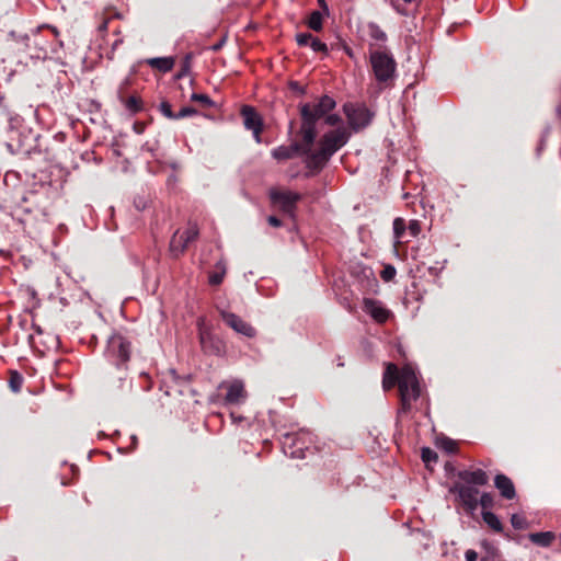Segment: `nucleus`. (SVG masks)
Instances as JSON below:
<instances>
[{
  "label": "nucleus",
  "instance_id": "f257e3e1",
  "mask_svg": "<svg viewBox=\"0 0 561 561\" xmlns=\"http://www.w3.org/2000/svg\"><path fill=\"white\" fill-rule=\"evenodd\" d=\"M396 385H398L401 400L400 412L407 413L410 411L412 402L416 401L421 394L420 382L414 369L409 365L399 369L394 364H387L382 387L385 390H389Z\"/></svg>",
  "mask_w": 561,
  "mask_h": 561
},
{
  "label": "nucleus",
  "instance_id": "f03ea898",
  "mask_svg": "<svg viewBox=\"0 0 561 561\" xmlns=\"http://www.w3.org/2000/svg\"><path fill=\"white\" fill-rule=\"evenodd\" d=\"M351 137V133L344 126L329 130L319 139L317 149L312 150L302 142L306 165L309 170L319 172L329 162L331 157L345 146Z\"/></svg>",
  "mask_w": 561,
  "mask_h": 561
},
{
  "label": "nucleus",
  "instance_id": "7ed1b4c3",
  "mask_svg": "<svg viewBox=\"0 0 561 561\" xmlns=\"http://www.w3.org/2000/svg\"><path fill=\"white\" fill-rule=\"evenodd\" d=\"M41 28L32 31L31 34L15 35L10 33L5 41L7 50L14 57L30 59H43L47 55L48 42L39 33Z\"/></svg>",
  "mask_w": 561,
  "mask_h": 561
},
{
  "label": "nucleus",
  "instance_id": "20e7f679",
  "mask_svg": "<svg viewBox=\"0 0 561 561\" xmlns=\"http://www.w3.org/2000/svg\"><path fill=\"white\" fill-rule=\"evenodd\" d=\"M335 107V101L323 95L317 103H305L300 106L301 140L310 149L317 137V122Z\"/></svg>",
  "mask_w": 561,
  "mask_h": 561
},
{
  "label": "nucleus",
  "instance_id": "39448f33",
  "mask_svg": "<svg viewBox=\"0 0 561 561\" xmlns=\"http://www.w3.org/2000/svg\"><path fill=\"white\" fill-rule=\"evenodd\" d=\"M369 61L378 83L387 85L393 79L397 69L392 55L385 50H371Z\"/></svg>",
  "mask_w": 561,
  "mask_h": 561
},
{
  "label": "nucleus",
  "instance_id": "423d86ee",
  "mask_svg": "<svg viewBox=\"0 0 561 561\" xmlns=\"http://www.w3.org/2000/svg\"><path fill=\"white\" fill-rule=\"evenodd\" d=\"M268 196L273 206L293 219L296 217L297 203L301 201V194L285 188H271Z\"/></svg>",
  "mask_w": 561,
  "mask_h": 561
},
{
  "label": "nucleus",
  "instance_id": "0eeeda50",
  "mask_svg": "<svg viewBox=\"0 0 561 561\" xmlns=\"http://www.w3.org/2000/svg\"><path fill=\"white\" fill-rule=\"evenodd\" d=\"M105 355L116 367H121L129 360L130 343L121 334H113L107 341Z\"/></svg>",
  "mask_w": 561,
  "mask_h": 561
},
{
  "label": "nucleus",
  "instance_id": "6e6552de",
  "mask_svg": "<svg viewBox=\"0 0 561 561\" xmlns=\"http://www.w3.org/2000/svg\"><path fill=\"white\" fill-rule=\"evenodd\" d=\"M311 443V435L308 432L285 434L282 440V446L285 455L291 458H305L306 451L309 449Z\"/></svg>",
  "mask_w": 561,
  "mask_h": 561
},
{
  "label": "nucleus",
  "instance_id": "1a4fd4ad",
  "mask_svg": "<svg viewBox=\"0 0 561 561\" xmlns=\"http://www.w3.org/2000/svg\"><path fill=\"white\" fill-rule=\"evenodd\" d=\"M198 336L202 350L206 354L220 356L225 353V343L211 333L203 319L198 320Z\"/></svg>",
  "mask_w": 561,
  "mask_h": 561
},
{
  "label": "nucleus",
  "instance_id": "9d476101",
  "mask_svg": "<svg viewBox=\"0 0 561 561\" xmlns=\"http://www.w3.org/2000/svg\"><path fill=\"white\" fill-rule=\"evenodd\" d=\"M344 113L347 117L350 126L354 130H359L368 126L373 117V114L366 106L352 103L344 105Z\"/></svg>",
  "mask_w": 561,
  "mask_h": 561
},
{
  "label": "nucleus",
  "instance_id": "9b49d317",
  "mask_svg": "<svg viewBox=\"0 0 561 561\" xmlns=\"http://www.w3.org/2000/svg\"><path fill=\"white\" fill-rule=\"evenodd\" d=\"M450 492L456 493L466 511L472 514L479 505V490L466 483H455Z\"/></svg>",
  "mask_w": 561,
  "mask_h": 561
},
{
  "label": "nucleus",
  "instance_id": "f8f14e48",
  "mask_svg": "<svg viewBox=\"0 0 561 561\" xmlns=\"http://www.w3.org/2000/svg\"><path fill=\"white\" fill-rule=\"evenodd\" d=\"M219 388H225L227 390L225 397L226 404H239L247 398L244 383L239 379L232 381H224L220 383Z\"/></svg>",
  "mask_w": 561,
  "mask_h": 561
},
{
  "label": "nucleus",
  "instance_id": "ddd939ff",
  "mask_svg": "<svg viewBox=\"0 0 561 561\" xmlns=\"http://www.w3.org/2000/svg\"><path fill=\"white\" fill-rule=\"evenodd\" d=\"M221 318L225 321V323L230 327L234 332L244 335L247 337H254L256 334L255 329L241 319L239 316L228 312V311H221Z\"/></svg>",
  "mask_w": 561,
  "mask_h": 561
},
{
  "label": "nucleus",
  "instance_id": "4468645a",
  "mask_svg": "<svg viewBox=\"0 0 561 561\" xmlns=\"http://www.w3.org/2000/svg\"><path fill=\"white\" fill-rule=\"evenodd\" d=\"M241 115L243 117L245 128L252 130L255 141L260 144L263 126L261 116L255 112L253 107L248 105L242 107Z\"/></svg>",
  "mask_w": 561,
  "mask_h": 561
},
{
  "label": "nucleus",
  "instance_id": "2eb2a0df",
  "mask_svg": "<svg viewBox=\"0 0 561 561\" xmlns=\"http://www.w3.org/2000/svg\"><path fill=\"white\" fill-rule=\"evenodd\" d=\"M363 310L378 323H385L391 314L381 301L373 298H364Z\"/></svg>",
  "mask_w": 561,
  "mask_h": 561
},
{
  "label": "nucleus",
  "instance_id": "dca6fc26",
  "mask_svg": "<svg viewBox=\"0 0 561 561\" xmlns=\"http://www.w3.org/2000/svg\"><path fill=\"white\" fill-rule=\"evenodd\" d=\"M459 479L468 485H480L483 486L489 482V477L482 469L473 471L463 470L458 473Z\"/></svg>",
  "mask_w": 561,
  "mask_h": 561
},
{
  "label": "nucleus",
  "instance_id": "f3484780",
  "mask_svg": "<svg viewBox=\"0 0 561 561\" xmlns=\"http://www.w3.org/2000/svg\"><path fill=\"white\" fill-rule=\"evenodd\" d=\"M494 484L503 497L507 500L515 497V486L508 477L504 474H497L494 479Z\"/></svg>",
  "mask_w": 561,
  "mask_h": 561
},
{
  "label": "nucleus",
  "instance_id": "a211bd4d",
  "mask_svg": "<svg viewBox=\"0 0 561 561\" xmlns=\"http://www.w3.org/2000/svg\"><path fill=\"white\" fill-rule=\"evenodd\" d=\"M367 33L373 41L369 46H383L387 42V34L374 22L367 24Z\"/></svg>",
  "mask_w": 561,
  "mask_h": 561
},
{
  "label": "nucleus",
  "instance_id": "6ab92c4d",
  "mask_svg": "<svg viewBox=\"0 0 561 561\" xmlns=\"http://www.w3.org/2000/svg\"><path fill=\"white\" fill-rule=\"evenodd\" d=\"M146 64L150 66L152 69H157L160 72H169L174 67V58L173 57H156L149 58L146 60Z\"/></svg>",
  "mask_w": 561,
  "mask_h": 561
},
{
  "label": "nucleus",
  "instance_id": "aec40b11",
  "mask_svg": "<svg viewBox=\"0 0 561 561\" xmlns=\"http://www.w3.org/2000/svg\"><path fill=\"white\" fill-rule=\"evenodd\" d=\"M299 149L304 151L302 145L279 146L272 151V156L274 159L278 161H285L291 159L298 152Z\"/></svg>",
  "mask_w": 561,
  "mask_h": 561
},
{
  "label": "nucleus",
  "instance_id": "412c9836",
  "mask_svg": "<svg viewBox=\"0 0 561 561\" xmlns=\"http://www.w3.org/2000/svg\"><path fill=\"white\" fill-rule=\"evenodd\" d=\"M187 245L188 243L184 240V234H180V231H176L170 241V251L173 255L178 256L184 252Z\"/></svg>",
  "mask_w": 561,
  "mask_h": 561
},
{
  "label": "nucleus",
  "instance_id": "4be33fe9",
  "mask_svg": "<svg viewBox=\"0 0 561 561\" xmlns=\"http://www.w3.org/2000/svg\"><path fill=\"white\" fill-rule=\"evenodd\" d=\"M554 534L551 531H543V533H535L530 534L529 538L530 540L541 547H548L551 545V542L554 539Z\"/></svg>",
  "mask_w": 561,
  "mask_h": 561
},
{
  "label": "nucleus",
  "instance_id": "5701e85b",
  "mask_svg": "<svg viewBox=\"0 0 561 561\" xmlns=\"http://www.w3.org/2000/svg\"><path fill=\"white\" fill-rule=\"evenodd\" d=\"M482 518L484 523L494 531L501 533L503 530V526L499 517L492 512L484 511L482 512Z\"/></svg>",
  "mask_w": 561,
  "mask_h": 561
},
{
  "label": "nucleus",
  "instance_id": "b1692460",
  "mask_svg": "<svg viewBox=\"0 0 561 561\" xmlns=\"http://www.w3.org/2000/svg\"><path fill=\"white\" fill-rule=\"evenodd\" d=\"M121 101L124 103L126 110L133 114H136L142 110V102L136 95H130L127 99L121 98Z\"/></svg>",
  "mask_w": 561,
  "mask_h": 561
},
{
  "label": "nucleus",
  "instance_id": "393cba45",
  "mask_svg": "<svg viewBox=\"0 0 561 561\" xmlns=\"http://www.w3.org/2000/svg\"><path fill=\"white\" fill-rule=\"evenodd\" d=\"M405 230H407L405 220L400 217L396 218L393 220V236H394L396 243L402 242V240L404 238Z\"/></svg>",
  "mask_w": 561,
  "mask_h": 561
},
{
  "label": "nucleus",
  "instance_id": "a878e982",
  "mask_svg": "<svg viewBox=\"0 0 561 561\" xmlns=\"http://www.w3.org/2000/svg\"><path fill=\"white\" fill-rule=\"evenodd\" d=\"M308 26L316 32L321 31L323 26V14L320 11H313L309 16Z\"/></svg>",
  "mask_w": 561,
  "mask_h": 561
},
{
  "label": "nucleus",
  "instance_id": "bb28decb",
  "mask_svg": "<svg viewBox=\"0 0 561 561\" xmlns=\"http://www.w3.org/2000/svg\"><path fill=\"white\" fill-rule=\"evenodd\" d=\"M180 234H184V240L190 244L198 237V227L196 224L190 222L184 231H180Z\"/></svg>",
  "mask_w": 561,
  "mask_h": 561
},
{
  "label": "nucleus",
  "instance_id": "cd10ccee",
  "mask_svg": "<svg viewBox=\"0 0 561 561\" xmlns=\"http://www.w3.org/2000/svg\"><path fill=\"white\" fill-rule=\"evenodd\" d=\"M438 445L448 454L457 451V443L450 438H442L438 440Z\"/></svg>",
  "mask_w": 561,
  "mask_h": 561
},
{
  "label": "nucleus",
  "instance_id": "c85d7f7f",
  "mask_svg": "<svg viewBox=\"0 0 561 561\" xmlns=\"http://www.w3.org/2000/svg\"><path fill=\"white\" fill-rule=\"evenodd\" d=\"M225 268H220L219 271L213 272L209 275L208 282L213 286H218L222 283L225 276Z\"/></svg>",
  "mask_w": 561,
  "mask_h": 561
},
{
  "label": "nucleus",
  "instance_id": "c756f323",
  "mask_svg": "<svg viewBox=\"0 0 561 561\" xmlns=\"http://www.w3.org/2000/svg\"><path fill=\"white\" fill-rule=\"evenodd\" d=\"M422 460L425 462V463H431V462H436L437 461V454L428 448V447H424L422 448Z\"/></svg>",
  "mask_w": 561,
  "mask_h": 561
},
{
  "label": "nucleus",
  "instance_id": "7c9ffc66",
  "mask_svg": "<svg viewBox=\"0 0 561 561\" xmlns=\"http://www.w3.org/2000/svg\"><path fill=\"white\" fill-rule=\"evenodd\" d=\"M23 383V378L21 375H19L16 371L11 374L10 378V387L14 392L20 391Z\"/></svg>",
  "mask_w": 561,
  "mask_h": 561
},
{
  "label": "nucleus",
  "instance_id": "2f4dec72",
  "mask_svg": "<svg viewBox=\"0 0 561 561\" xmlns=\"http://www.w3.org/2000/svg\"><path fill=\"white\" fill-rule=\"evenodd\" d=\"M159 110L163 116L169 119H175V113L172 111L171 104L167 101L161 102Z\"/></svg>",
  "mask_w": 561,
  "mask_h": 561
},
{
  "label": "nucleus",
  "instance_id": "473e14b6",
  "mask_svg": "<svg viewBox=\"0 0 561 561\" xmlns=\"http://www.w3.org/2000/svg\"><path fill=\"white\" fill-rule=\"evenodd\" d=\"M310 47L316 53H328V46L317 37H313V39L310 43Z\"/></svg>",
  "mask_w": 561,
  "mask_h": 561
},
{
  "label": "nucleus",
  "instance_id": "72a5a7b5",
  "mask_svg": "<svg viewBox=\"0 0 561 561\" xmlns=\"http://www.w3.org/2000/svg\"><path fill=\"white\" fill-rule=\"evenodd\" d=\"M479 505H481L484 510L491 508L493 506V495L491 493H482L479 497Z\"/></svg>",
  "mask_w": 561,
  "mask_h": 561
},
{
  "label": "nucleus",
  "instance_id": "f704fd0d",
  "mask_svg": "<svg viewBox=\"0 0 561 561\" xmlns=\"http://www.w3.org/2000/svg\"><path fill=\"white\" fill-rule=\"evenodd\" d=\"M411 237H417L421 232V224L419 220L413 219L410 220L409 226L407 227Z\"/></svg>",
  "mask_w": 561,
  "mask_h": 561
},
{
  "label": "nucleus",
  "instance_id": "c9c22d12",
  "mask_svg": "<svg viewBox=\"0 0 561 561\" xmlns=\"http://www.w3.org/2000/svg\"><path fill=\"white\" fill-rule=\"evenodd\" d=\"M313 36L310 33H299L296 35V42L299 46L310 45Z\"/></svg>",
  "mask_w": 561,
  "mask_h": 561
},
{
  "label": "nucleus",
  "instance_id": "e433bc0d",
  "mask_svg": "<svg viewBox=\"0 0 561 561\" xmlns=\"http://www.w3.org/2000/svg\"><path fill=\"white\" fill-rule=\"evenodd\" d=\"M191 100L195 101V102H199V103H202L205 106H210L213 104V101L206 94L193 93L192 96H191Z\"/></svg>",
  "mask_w": 561,
  "mask_h": 561
},
{
  "label": "nucleus",
  "instance_id": "4c0bfd02",
  "mask_svg": "<svg viewBox=\"0 0 561 561\" xmlns=\"http://www.w3.org/2000/svg\"><path fill=\"white\" fill-rule=\"evenodd\" d=\"M197 111L195 108L186 106L181 108L179 113H175V119L188 117L195 115Z\"/></svg>",
  "mask_w": 561,
  "mask_h": 561
},
{
  "label": "nucleus",
  "instance_id": "58836bf2",
  "mask_svg": "<svg viewBox=\"0 0 561 561\" xmlns=\"http://www.w3.org/2000/svg\"><path fill=\"white\" fill-rule=\"evenodd\" d=\"M396 275V270L394 267L392 266H387L382 273H381V277L385 279V280H391Z\"/></svg>",
  "mask_w": 561,
  "mask_h": 561
},
{
  "label": "nucleus",
  "instance_id": "ea45409f",
  "mask_svg": "<svg viewBox=\"0 0 561 561\" xmlns=\"http://www.w3.org/2000/svg\"><path fill=\"white\" fill-rule=\"evenodd\" d=\"M514 528L520 529L524 527L525 520L522 516L514 514L511 518Z\"/></svg>",
  "mask_w": 561,
  "mask_h": 561
},
{
  "label": "nucleus",
  "instance_id": "a19ab883",
  "mask_svg": "<svg viewBox=\"0 0 561 561\" xmlns=\"http://www.w3.org/2000/svg\"><path fill=\"white\" fill-rule=\"evenodd\" d=\"M325 123L330 126H335L341 123V117L336 114L327 115Z\"/></svg>",
  "mask_w": 561,
  "mask_h": 561
},
{
  "label": "nucleus",
  "instance_id": "79ce46f5",
  "mask_svg": "<svg viewBox=\"0 0 561 561\" xmlns=\"http://www.w3.org/2000/svg\"><path fill=\"white\" fill-rule=\"evenodd\" d=\"M481 545H482V547L484 548V550L486 551L488 554L494 556L496 553V549L491 543H489L488 541H483Z\"/></svg>",
  "mask_w": 561,
  "mask_h": 561
},
{
  "label": "nucleus",
  "instance_id": "37998d69",
  "mask_svg": "<svg viewBox=\"0 0 561 561\" xmlns=\"http://www.w3.org/2000/svg\"><path fill=\"white\" fill-rule=\"evenodd\" d=\"M190 69V57L186 56L185 61L183 64L182 70L179 72L178 77L181 78L186 75Z\"/></svg>",
  "mask_w": 561,
  "mask_h": 561
},
{
  "label": "nucleus",
  "instance_id": "c03bdc74",
  "mask_svg": "<svg viewBox=\"0 0 561 561\" xmlns=\"http://www.w3.org/2000/svg\"><path fill=\"white\" fill-rule=\"evenodd\" d=\"M466 561H477L478 560V553L474 550H467L465 553Z\"/></svg>",
  "mask_w": 561,
  "mask_h": 561
},
{
  "label": "nucleus",
  "instance_id": "a18cd8bd",
  "mask_svg": "<svg viewBox=\"0 0 561 561\" xmlns=\"http://www.w3.org/2000/svg\"><path fill=\"white\" fill-rule=\"evenodd\" d=\"M267 222L271 226L276 227V228L282 226V221L277 217H275V216H270L267 218Z\"/></svg>",
  "mask_w": 561,
  "mask_h": 561
},
{
  "label": "nucleus",
  "instance_id": "49530a36",
  "mask_svg": "<svg viewBox=\"0 0 561 561\" xmlns=\"http://www.w3.org/2000/svg\"><path fill=\"white\" fill-rule=\"evenodd\" d=\"M231 417H232L233 422H241L243 420L242 416H236L233 413H231Z\"/></svg>",
  "mask_w": 561,
  "mask_h": 561
},
{
  "label": "nucleus",
  "instance_id": "de8ad7c7",
  "mask_svg": "<svg viewBox=\"0 0 561 561\" xmlns=\"http://www.w3.org/2000/svg\"><path fill=\"white\" fill-rule=\"evenodd\" d=\"M319 2H320V4L323 7V9L327 11V10H328V8H327V5H325V3H324V0H319Z\"/></svg>",
  "mask_w": 561,
  "mask_h": 561
},
{
  "label": "nucleus",
  "instance_id": "09e8293b",
  "mask_svg": "<svg viewBox=\"0 0 561 561\" xmlns=\"http://www.w3.org/2000/svg\"><path fill=\"white\" fill-rule=\"evenodd\" d=\"M51 31L55 33V35H57L56 28L53 27Z\"/></svg>",
  "mask_w": 561,
  "mask_h": 561
},
{
  "label": "nucleus",
  "instance_id": "8fccbe9b",
  "mask_svg": "<svg viewBox=\"0 0 561 561\" xmlns=\"http://www.w3.org/2000/svg\"><path fill=\"white\" fill-rule=\"evenodd\" d=\"M481 561H486V558L485 557L481 558Z\"/></svg>",
  "mask_w": 561,
  "mask_h": 561
}]
</instances>
